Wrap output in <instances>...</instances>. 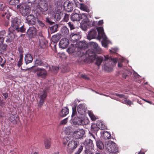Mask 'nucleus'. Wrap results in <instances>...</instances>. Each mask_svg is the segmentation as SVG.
Returning a JSON list of instances; mask_svg holds the SVG:
<instances>
[{"mask_svg": "<svg viewBox=\"0 0 154 154\" xmlns=\"http://www.w3.org/2000/svg\"><path fill=\"white\" fill-rule=\"evenodd\" d=\"M87 53L90 59L96 60V64L97 65H100L101 63L103 62L104 64L103 66V69L107 72H111L113 70V67L116 65L118 61L117 58H110L107 55L96 57L95 53L92 51H88Z\"/></svg>", "mask_w": 154, "mask_h": 154, "instance_id": "1", "label": "nucleus"}, {"mask_svg": "<svg viewBox=\"0 0 154 154\" xmlns=\"http://www.w3.org/2000/svg\"><path fill=\"white\" fill-rule=\"evenodd\" d=\"M11 27L9 29V31L7 36L8 38H7L6 41L8 42H10L11 40H12L14 38L13 33L12 32L10 31H15L16 30L17 31H20L21 32H25V30L23 26L19 27L16 19L12 20L11 21Z\"/></svg>", "mask_w": 154, "mask_h": 154, "instance_id": "2", "label": "nucleus"}, {"mask_svg": "<svg viewBox=\"0 0 154 154\" xmlns=\"http://www.w3.org/2000/svg\"><path fill=\"white\" fill-rule=\"evenodd\" d=\"M104 146L108 153H116L118 152V148L116 144L110 140L106 141Z\"/></svg>", "mask_w": 154, "mask_h": 154, "instance_id": "3", "label": "nucleus"}, {"mask_svg": "<svg viewBox=\"0 0 154 154\" xmlns=\"http://www.w3.org/2000/svg\"><path fill=\"white\" fill-rule=\"evenodd\" d=\"M97 30L98 33V36L100 39H102V46L105 48L107 47L110 42L108 40L104 32L103 28L102 27H97Z\"/></svg>", "mask_w": 154, "mask_h": 154, "instance_id": "4", "label": "nucleus"}, {"mask_svg": "<svg viewBox=\"0 0 154 154\" xmlns=\"http://www.w3.org/2000/svg\"><path fill=\"white\" fill-rule=\"evenodd\" d=\"M73 124L75 125H86L89 123L88 120L84 119L82 116H78L75 117L72 120Z\"/></svg>", "mask_w": 154, "mask_h": 154, "instance_id": "5", "label": "nucleus"}, {"mask_svg": "<svg viewBox=\"0 0 154 154\" xmlns=\"http://www.w3.org/2000/svg\"><path fill=\"white\" fill-rule=\"evenodd\" d=\"M17 8L20 9L21 13L24 16H26L30 11V7L25 3L21 5H17Z\"/></svg>", "mask_w": 154, "mask_h": 154, "instance_id": "6", "label": "nucleus"}, {"mask_svg": "<svg viewBox=\"0 0 154 154\" xmlns=\"http://www.w3.org/2000/svg\"><path fill=\"white\" fill-rule=\"evenodd\" d=\"M79 144L78 141L72 140L69 141L68 144L67 151L69 153H72Z\"/></svg>", "mask_w": 154, "mask_h": 154, "instance_id": "7", "label": "nucleus"}, {"mask_svg": "<svg viewBox=\"0 0 154 154\" xmlns=\"http://www.w3.org/2000/svg\"><path fill=\"white\" fill-rule=\"evenodd\" d=\"M87 18V16L85 14H79L76 13L72 15L71 19L73 21H79L82 20V21H85Z\"/></svg>", "mask_w": 154, "mask_h": 154, "instance_id": "8", "label": "nucleus"}, {"mask_svg": "<svg viewBox=\"0 0 154 154\" xmlns=\"http://www.w3.org/2000/svg\"><path fill=\"white\" fill-rule=\"evenodd\" d=\"M75 45L76 47L78 48L77 55L80 56L82 50L85 49V48L86 46V44L85 42H76Z\"/></svg>", "mask_w": 154, "mask_h": 154, "instance_id": "9", "label": "nucleus"}, {"mask_svg": "<svg viewBox=\"0 0 154 154\" xmlns=\"http://www.w3.org/2000/svg\"><path fill=\"white\" fill-rule=\"evenodd\" d=\"M40 98V100L38 104V106L41 107L44 103L45 100L47 97V92L45 91H43L39 94Z\"/></svg>", "mask_w": 154, "mask_h": 154, "instance_id": "10", "label": "nucleus"}, {"mask_svg": "<svg viewBox=\"0 0 154 154\" xmlns=\"http://www.w3.org/2000/svg\"><path fill=\"white\" fill-rule=\"evenodd\" d=\"M34 71L36 72L37 75L38 76L45 77L47 76V72L44 69L36 68L34 69Z\"/></svg>", "mask_w": 154, "mask_h": 154, "instance_id": "11", "label": "nucleus"}, {"mask_svg": "<svg viewBox=\"0 0 154 154\" xmlns=\"http://www.w3.org/2000/svg\"><path fill=\"white\" fill-rule=\"evenodd\" d=\"M81 38V35L78 32H75L72 33L70 35V40L75 43L77 41Z\"/></svg>", "mask_w": 154, "mask_h": 154, "instance_id": "12", "label": "nucleus"}, {"mask_svg": "<svg viewBox=\"0 0 154 154\" xmlns=\"http://www.w3.org/2000/svg\"><path fill=\"white\" fill-rule=\"evenodd\" d=\"M85 133V131L83 129H78L74 132L73 135L76 139H80L83 137Z\"/></svg>", "mask_w": 154, "mask_h": 154, "instance_id": "13", "label": "nucleus"}, {"mask_svg": "<svg viewBox=\"0 0 154 154\" xmlns=\"http://www.w3.org/2000/svg\"><path fill=\"white\" fill-rule=\"evenodd\" d=\"M77 48L75 44H71L70 46L67 49V51L69 53H73L76 56H79L77 55Z\"/></svg>", "mask_w": 154, "mask_h": 154, "instance_id": "14", "label": "nucleus"}, {"mask_svg": "<svg viewBox=\"0 0 154 154\" xmlns=\"http://www.w3.org/2000/svg\"><path fill=\"white\" fill-rule=\"evenodd\" d=\"M73 3L69 1H65L63 4L64 9L68 12H71L73 10Z\"/></svg>", "mask_w": 154, "mask_h": 154, "instance_id": "15", "label": "nucleus"}, {"mask_svg": "<svg viewBox=\"0 0 154 154\" xmlns=\"http://www.w3.org/2000/svg\"><path fill=\"white\" fill-rule=\"evenodd\" d=\"M89 45L91 47L94 48V50L97 53L100 54L102 52L101 49L98 46V44L95 42H90L89 43Z\"/></svg>", "mask_w": 154, "mask_h": 154, "instance_id": "16", "label": "nucleus"}, {"mask_svg": "<svg viewBox=\"0 0 154 154\" xmlns=\"http://www.w3.org/2000/svg\"><path fill=\"white\" fill-rule=\"evenodd\" d=\"M36 18L32 15H29L27 17L26 22L29 25H35L36 22Z\"/></svg>", "mask_w": 154, "mask_h": 154, "instance_id": "17", "label": "nucleus"}, {"mask_svg": "<svg viewBox=\"0 0 154 154\" xmlns=\"http://www.w3.org/2000/svg\"><path fill=\"white\" fill-rule=\"evenodd\" d=\"M78 113L81 116L84 117L85 114L86 108L84 105L79 104L77 108Z\"/></svg>", "mask_w": 154, "mask_h": 154, "instance_id": "18", "label": "nucleus"}, {"mask_svg": "<svg viewBox=\"0 0 154 154\" xmlns=\"http://www.w3.org/2000/svg\"><path fill=\"white\" fill-rule=\"evenodd\" d=\"M85 146V149H93L94 145L92 141L91 140H86L83 143Z\"/></svg>", "mask_w": 154, "mask_h": 154, "instance_id": "19", "label": "nucleus"}, {"mask_svg": "<svg viewBox=\"0 0 154 154\" xmlns=\"http://www.w3.org/2000/svg\"><path fill=\"white\" fill-rule=\"evenodd\" d=\"M69 44V40L66 38H63L60 41L59 45L60 48L65 49L68 46Z\"/></svg>", "mask_w": 154, "mask_h": 154, "instance_id": "20", "label": "nucleus"}, {"mask_svg": "<svg viewBox=\"0 0 154 154\" xmlns=\"http://www.w3.org/2000/svg\"><path fill=\"white\" fill-rule=\"evenodd\" d=\"M37 30L34 27L29 28L27 32V34L30 38L33 37L36 35Z\"/></svg>", "mask_w": 154, "mask_h": 154, "instance_id": "21", "label": "nucleus"}, {"mask_svg": "<svg viewBox=\"0 0 154 154\" xmlns=\"http://www.w3.org/2000/svg\"><path fill=\"white\" fill-rule=\"evenodd\" d=\"M39 5L41 10L43 12L47 11L48 9V4L45 1H40Z\"/></svg>", "mask_w": 154, "mask_h": 154, "instance_id": "22", "label": "nucleus"}, {"mask_svg": "<svg viewBox=\"0 0 154 154\" xmlns=\"http://www.w3.org/2000/svg\"><path fill=\"white\" fill-rule=\"evenodd\" d=\"M97 36V32L95 29H91L89 32L87 38L89 40L94 38Z\"/></svg>", "mask_w": 154, "mask_h": 154, "instance_id": "23", "label": "nucleus"}, {"mask_svg": "<svg viewBox=\"0 0 154 154\" xmlns=\"http://www.w3.org/2000/svg\"><path fill=\"white\" fill-rule=\"evenodd\" d=\"M69 109L66 107H63L59 113L60 116L62 117L66 116L69 113Z\"/></svg>", "mask_w": 154, "mask_h": 154, "instance_id": "24", "label": "nucleus"}, {"mask_svg": "<svg viewBox=\"0 0 154 154\" xmlns=\"http://www.w3.org/2000/svg\"><path fill=\"white\" fill-rule=\"evenodd\" d=\"M39 45L42 48H44L47 43V42L43 37H40L39 38Z\"/></svg>", "mask_w": 154, "mask_h": 154, "instance_id": "25", "label": "nucleus"}, {"mask_svg": "<svg viewBox=\"0 0 154 154\" xmlns=\"http://www.w3.org/2000/svg\"><path fill=\"white\" fill-rule=\"evenodd\" d=\"M62 35L60 33H57L53 35L51 37V40L54 42L56 43L57 42L59 39L61 38Z\"/></svg>", "mask_w": 154, "mask_h": 154, "instance_id": "26", "label": "nucleus"}, {"mask_svg": "<svg viewBox=\"0 0 154 154\" xmlns=\"http://www.w3.org/2000/svg\"><path fill=\"white\" fill-rule=\"evenodd\" d=\"M96 146L98 148L102 150L104 148V145L103 142L100 140L95 139Z\"/></svg>", "mask_w": 154, "mask_h": 154, "instance_id": "27", "label": "nucleus"}, {"mask_svg": "<svg viewBox=\"0 0 154 154\" xmlns=\"http://www.w3.org/2000/svg\"><path fill=\"white\" fill-rule=\"evenodd\" d=\"M33 60V58L30 54H27L25 57V61L26 64L31 63Z\"/></svg>", "mask_w": 154, "mask_h": 154, "instance_id": "28", "label": "nucleus"}, {"mask_svg": "<svg viewBox=\"0 0 154 154\" xmlns=\"http://www.w3.org/2000/svg\"><path fill=\"white\" fill-rule=\"evenodd\" d=\"M101 135H103L104 138L105 139H109L111 138L110 134L106 131H103L101 132Z\"/></svg>", "mask_w": 154, "mask_h": 154, "instance_id": "29", "label": "nucleus"}, {"mask_svg": "<svg viewBox=\"0 0 154 154\" xmlns=\"http://www.w3.org/2000/svg\"><path fill=\"white\" fill-rule=\"evenodd\" d=\"M69 32V30L68 28L66 26H63L61 29V33H60L62 36V35H67Z\"/></svg>", "mask_w": 154, "mask_h": 154, "instance_id": "30", "label": "nucleus"}, {"mask_svg": "<svg viewBox=\"0 0 154 154\" xmlns=\"http://www.w3.org/2000/svg\"><path fill=\"white\" fill-rule=\"evenodd\" d=\"M51 142L50 139H45L44 140V145L46 149H49L51 145Z\"/></svg>", "mask_w": 154, "mask_h": 154, "instance_id": "31", "label": "nucleus"}, {"mask_svg": "<svg viewBox=\"0 0 154 154\" xmlns=\"http://www.w3.org/2000/svg\"><path fill=\"white\" fill-rule=\"evenodd\" d=\"M100 123V121L97 122L96 124H93L91 125V129L92 131H94L95 132L97 131L98 129V123Z\"/></svg>", "mask_w": 154, "mask_h": 154, "instance_id": "32", "label": "nucleus"}, {"mask_svg": "<svg viewBox=\"0 0 154 154\" xmlns=\"http://www.w3.org/2000/svg\"><path fill=\"white\" fill-rule=\"evenodd\" d=\"M17 117L16 115H11L9 117L8 119L13 124L17 123Z\"/></svg>", "mask_w": 154, "mask_h": 154, "instance_id": "33", "label": "nucleus"}, {"mask_svg": "<svg viewBox=\"0 0 154 154\" xmlns=\"http://www.w3.org/2000/svg\"><path fill=\"white\" fill-rule=\"evenodd\" d=\"M79 8L81 10L85 11L87 12L89 11V10L87 7L83 4L81 3L79 5Z\"/></svg>", "mask_w": 154, "mask_h": 154, "instance_id": "34", "label": "nucleus"}, {"mask_svg": "<svg viewBox=\"0 0 154 154\" xmlns=\"http://www.w3.org/2000/svg\"><path fill=\"white\" fill-rule=\"evenodd\" d=\"M60 13V12L54 13L53 15V17L57 21H59L61 18Z\"/></svg>", "mask_w": 154, "mask_h": 154, "instance_id": "35", "label": "nucleus"}, {"mask_svg": "<svg viewBox=\"0 0 154 154\" xmlns=\"http://www.w3.org/2000/svg\"><path fill=\"white\" fill-rule=\"evenodd\" d=\"M7 45L5 44L0 45V54H3L6 50Z\"/></svg>", "mask_w": 154, "mask_h": 154, "instance_id": "36", "label": "nucleus"}, {"mask_svg": "<svg viewBox=\"0 0 154 154\" xmlns=\"http://www.w3.org/2000/svg\"><path fill=\"white\" fill-rule=\"evenodd\" d=\"M35 66H43L44 64L40 59H37L35 61Z\"/></svg>", "mask_w": 154, "mask_h": 154, "instance_id": "37", "label": "nucleus"}, {"mask_svg": "<svg viewBox=\"0 0 154 154\" xmlns=\"http://www.w3.org/2000/svg\"><path fill=\"white\" fill-rule=\"evenodd\" d=\"M88 114L92 120L94 121L97 119L96 117L94 115L92 112L91 111H89L88 112Z\"/></svg>", "mask_w": 154, "mask_h": 154, "instance_id": "38", "label": "nucleus"}, {"mask_svg": "<svg viewBox=\"0 0 154 154\" xmlns=\"http://www.w3.org/2000/svg\"><path fill=\"white\" fill-rule=\"evenodd\" d=\"M57 29V25H54L50 28V30L51 33H54L56 32Z\"/></svg>", "mask_w": 154, "mask_h": 154, "instance_id": "39", "label": "nucleus"}, {"mask_svg": "<svg viewBox=\"0 0 154 154\" xmlns=\"http://www.w3.org/2000/svg\"><path fill=\"white\" fill-rule=\"evenodd\" d=\"M20 2V0H10L9 2V3L11 5H16Z\"/></svg>", "mask_w": 154, "mask_h": 154, "instance_id": "40", "label": "nucleus"}, {"mask_svg": "<svg viewBox=\"0 0 154 154\" xmlns=\"http://www.w3.org/2000/svg\"><path fill=\"white\" fill-rule=\"evenodd\" d=\"M99 128L101 130H104L107 129L105 125L103 124L101 122H100V123H98Z\"/></svg>", "mask_w": 154, "mask_h": 154, "instance_id": "41", "label": "nucleus"}, {"mask_svg": "<svg viewBox=\"0 0 154 154\" xmlns=\"http://www.w3.org/2000/svg\"><path fill=\"white\" fill-rule=\"evenodd\" d=\"M94 149H85L83 154H94V152L93 151Z\"/></svg>", "mask_w": 154, "mask_h": 154, "instance_id": "42", "label": "nucleus"}, {"mask_svg": "<svg viewBox=\"0 0 154 154\" xmlns=\"http://www.w3.org/2000/svg\"><path fill=\"white\" fill-rule=\"evenodd\" d=\"M125 103L128 105L129 106H131L132 104H133V102L130 100L127 99L126 97L124 99Z\"/></svg>", "mask_w": 154, "mask_h": 154, "instance_id": "43", "label": "nucleus"}, {"mask_svg": "<svg viewBox=\"0 0 154 154\" xmlns=\"http://www.w3.org/2000/svg\"><path fill=\"white\" fill-rule=\"evenodd\" d=\"M69 140L70 139L69 138L67 137H64L63 140V144L65 145H66Z\"/></svg>", "mask_w": 154, "mask_h": 154, "instance_id": "44", "label": "nucleus"}, {"mask_svg": "<svg viewBox=\"0 0 154 154\" xmlns=\"http://www.w3.org/2000/svg\"><path fill=\"white\" fill-rule=\"evenodd\" d=\"M72 112L71 116L72 117H73L75 116L76 115H77V112L76 107H73L72 108Z\"/></svg>", "mask_w": 154, "mask_h": 154, "instance_id": "45", "label": "nucleus"}, {"mask_svg": "<svg viewBox=\"0 0 154 154\" xmlns=\"http://www.w3.org/2000/svg\"><path fill=\"white\" fill-rule=\"evenodd\" d=\"M83 150V146H79L78 150L75 152V154H79Z\"/></svg>", "mask_w": 154, "mask_h": 154, "instance_id": "46", "label": "nucleus"}, {"mask_svg": "<svg viewBox=\"0 0 154 154\" xmlns=\"http://www.w3.org/2000/svg\"><path fill=\"white\" fill-rule=\"evenodd\" d=\"M5 61L4 60L3 58L0 56V65L3 67Z\"/></svg>", "mask_w": 154, "mask_h": 154, "instance_id": "47", "label": "nucleus"}, {"mask_svg": "<svg viewBox=\"0 0 154 154\" xmlns=\"http://www.w3.org/2000/svg\"><path fill=\"white\" fill-rule=\"evenodd\" d=\"M68 118H67L61 121L60 124L62 125H65L67 122Z\"/></svg>", "mask_w": 154, "mask_h": 154, "instance_id": "48", "label": "nucleus"}, {"mask_svg": "<svg viewBox=\"0 0 154 154\" xmlns=\"http://www.w3.org/2000/svg\"><path fill=\"white\" fill-rule=\"evenodd\" d=\"M68 23L69 26L70 28V30L73 29H75V27L73 24L72 22H69Z\"/></svg>", "mask_w": 154, "mask_h": 154, "instance_id": "49", "label": "nucleus"}, {"mask_svg": "<svg viewBox=\"0 0 154 154\" xmlns=\"http://www.w3.org/2000/svg\"><path fill=\"white\" fill-rule=\"evenodd\" d=\"M116 95L117 96H118V97H119L120 98H123L124 99L126 97L125 96V95H124V94H116Z\"/></svg>", "mask_w": 154, "mask_h": 154, "instance_id": "50", "label": "nucleus"}, {"mask_svg": "<svg viewBox=\"0 0 154 154\" xmlns=\"http://www.w3.org/2000/svg\"><path fill=\"white\" fill-rule=\"evenodd\" d=\"M37 23L38 25L42 27H43L45 26L44 23L42 22L41 21L39 20H37Z\"/></svg>", "mask_w": 154, "mask_h": 154, "instance_id": "51", "label": "nucleus"}, {"mask_svg": "<svg viewBox=\"0 0 154 154\" xmlns=\"http://www.w3.org/2000/svg\"><path fill=\"white\" fill-rule=\"evenodd\" d=\"M51 67H50V69H51ZM51 68L52 69H53V71H54V72H56L59 69V68L58 67H57V66H51Z\"/></svg>", "mask_w": 154, "mask_h": 154, "instance_id": "52", "label": "nucleus"}, {"mask_svg": "<svg viewBox=\"0 0 154 154\" xmlns=\"http://www.w3.org/2000/svg\"><path fill=\"white\" fill-rule=\"evenodd\" d=\"M69 16L68 14H65L64 18H63V19L66 22L68 21L69 19Z\"/></svg>", "mask_w": 154, "mask_h": 154, "instance_id": "53", "label": "nucleus"}, {"mask_svg": "<svg viewBox=\"0 0 154 154\" xmlns=\"http://www.w3.org/2000/svg\"><path fill=\"white\" fill-rule=\"evenodd\" d=\"M22 57H20L18 63V66L19 67H20L22 64Z\"/></svg>", "mask_w": 154, "mask_h": 154, "instance_id": "54", "label": "nucleus"}, {"mask_svg": "<svg viewBox=\"0 0 154 154\" xmlns=\"http://www.w3.org/2000/svg\"><path fill=\"white\" fill-rule=\"evenodd\" d=\"M118 49L117 48H112L111 50H110V52L111 53H115L117 51Z\"/></svg>", "mask_w": 154, "mask_h": 154, "instance_id": "55", "label": "nucleus"}, {"mask_svg": "<svg viewBox=\"0 0 154 154\" xmlns=\"http://www.w3.org/2000/svg\"><path fill=\"white\" fill-rule=\"evenodd\" d=\"M6 33V32L5 31L3 30L0 32V36H4Z\"/></svg>", "mask_w": 154, "mask_h": 154, "instance_id": "56", "label": "nucleus"}, {"mask_svg": "<svg viewBox=\"0 0 154 154\" xmlns=\"http://www.w3.org/2000/svg\"><path fill=\"white\" fill-rule=\"evenodd\" d=\"M4 41V38L3 37H0V45L2 44Z\"/></svg>", "mask_w": 154, "mask_h": 154, "instance_id": "57", "label": "nucleus"}, {"mask_svg": "<svg viewBox=\"0 0 154 154\" xmlns=\"http://www.w3.org/2000/svg\"><path fill=\"white\" fill-rule=\"evenodd\" d=\"M103 20H101L99 21L98 22V25H101L103 24Z\"/></svg>", "mask_w": 154, "mask_h": 154, "instance_id": "58", "label": "nucleus"}, {"mask_svg": "<svg viewBox=\"0 0 154 154\" xmlns=\"http://www.w3.org/2000/svg\"><path fill=\"white\" fill-rule=\"evenodd\" d=\"M3 95L5 99H6L8 96V94L7 93H3Z\"/></svg>", "mask_w": 154, "mask_h": 154, "instance_id": "59", "label": "nucleus"}, {"mask_svg": "<svg viewBox=\"0 0 154 154\" xmlns=\"http://www.w3.org/2000/svg\"><path fill=\"white\" fill-rule=\"evenodd\" d=\"M74 2H75L76 6H78L79 5V3L77 1L75 0H74Z\"/></svg>", "mask_w": 154, "mask_h": 154, "instance_id": "60", "label": "nucleus"}, {"mask_svg": "<svg viewBox=\"0 0 154 154\" xmlns=\"http://www.w3.org/2000/svg\"><path fill=\"white\" fill-rule=\"evenodd\" d=\"M133 74L134 77H137L140 76L139 75L135 72H134Z\"/></svg>", "mask_w": 154, "mask_h": 154, "instance_id": "61", "label": "nucleus"}, {"mask_svg": "<svg viewBox=\"0 0 154 154\" xmlns=\"http://www.w3.org/2000/svg\"><path fill=\"white\" fill-rule=\"evenodd\" d=\"M46 20L47 22L49 23H50L51 22L50 19L48 17L46 18Z\"/></svg>", "mask_w": 154, "mask_h": 154, "instance_id": "62", "label": "nucleus"}, {"mask_svg": "<svg viewBox=\"0 0 154 154\" xmlns=\"http://www.w3.org/2000/svg\"><path fill=\"white\" fill-rule=\"evenodd\" d=\"M4 104V103L3 102V100H1L0 99V106H2Z\"/></svg>", "mask_w": 154, "mask_h": 154, "instance_id": "63", "label": "nucleus"}, {"mask_svg": "<svg viewBox=\"0 0 154 154\" xmlns=\"http://www.w3.org/2000/svg\"><path fill=\"white\" fill-rule=\"evenodd\" d=\"M49 89V88L48 87H46L45 88V89L43 91H45L46 92H47V91Z\"/></svg>", "mask_w": 154, "mask_h": 154, "instance_id": "64", "label": "nucleus"}]
</instances>
